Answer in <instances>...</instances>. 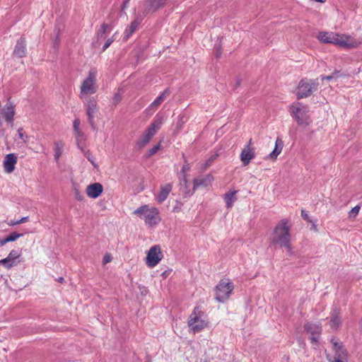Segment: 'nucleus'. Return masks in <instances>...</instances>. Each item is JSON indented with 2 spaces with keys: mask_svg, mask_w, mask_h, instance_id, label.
<instances>
[{
  "mask_svg": "<svg viewBox=\"0 0 362 362\" xmlns=\"http://www.w3.org/2000/svg\"><path fill=\"white\" fill-rule=\"evenodd\" d=\"M9 263H11V261L8 259V257H6L0 260V265L3 264L6 268H7V266L8 265Z\"/></svg>",
  "mask_w": 362,
  "mask_h": 362,
  "instance_id": "40",
  "label": "nucleus"
},
{
  "mask_svg": "<svg viewBox=\"0 0 362 362\" xmlns=\"http://www.w3.org/2000/svg\"><path fill=\"white\" fill-rule=\"evenodd\" d=\"M97 71L91 69L89 71L87 78H86L81 86L79 97L81 99L88 98V95L96 93L98 86L96 85Z\"/></svg>",
  "mask_w": 362,
  "mask_h": 362,
  "instance_id": "8",
  "label": "nucleus"
},
{
  "mask_svg": "<svg viewBox=\"0 0 362 362\" xmlns=\"http://www.w3.org/2000/svg\"><path fill=\"white\" fill-rule=\"evenodd\" d=\"M20 256L19 253L18 252L17 250H12L8 255V259L11 261V263L8 264V265L7 266V269H10L11 268L13 265L16 264V262H15V260L16 259H17L18 257Z\"/></svg>",
  "mask_w": 362,
  "mask_h": 362,
  "instance_id": "30",
  "label": "nucleus"
},
{
  "mask_svg": "<svg viewBox=\"0 0 362 362\" xmlns=\"http://www.w3.org/2000/svg\"><path fill=\"white\" fill-rule=\"evenodd\" d=\"M317 37L323 43H332L346 48H355L359 44L349 35L334 33L320 32Z\"/></svg>",
  "mask_w": 362,
  "mask_h": 362,
  "instance_id": "2",
  "label": "nucleus"
},
{
  "mask_svg": "<svg viewBox=\"0 0 362 362\" xmlns=\"http://www.w3.org/2000/svg\"><path fill=\"white\" fill-rule=\"evenodd\" d=\"M234 289V284L229 279L221 280L215 287V299L219 303L228 300Z\"/></svg>",
  "mask_w": 362,
  "mask_h": 362,
  "instance_id": "9",
  "label": "nucleus"
},
{
  "mask_svg": "<svg viewBox=\"0 0 362 362\" xmlns=\"http://www.w3.org/2000/svg\"><path fill=\"white\" fill-rule=\"evenodd\" d=\"M291 115L295 118L297 124L306 126L309 124V107L301 103H293L290 106Z\"/></svg>",
  "mask_w": 362,
  "mask_h": 362,
  "instance_id": "5",
  "label": "nucleus"
},
{
  "mask_svg": "<svg viewBox=\"0 0 362 362\" xmlns=\"http://www.w3.org/2000/svg\"><path fill=\"white\" fill-rule=\"evenodd\" d=\"M142 21V18H136L130 25L125 29L124 32V40H127L129 37L136 30L139 24Z\"/></svg>",
  "mask_w": 362,
  "mask_h": 362,
  "instance_id": "19",
  "label": "nucleus"
},
{
  "mask_svg": "<svg viewBox=\"0 0 362 362\" xmlns=\"http://www.w3.org/2000/svg\"><path fill=\"white\" fill-rule=\"evenodd\" d=\"M189 167H187L186 165H184L183 168H182V170L185 171V170H189Z\"/></svg>",
  "mask_w": 362,
  "mask_h": 362,
  "instance_id": "47",
  "label": "nucleus"
},
{
  "mask_svg": "<svg viewBox=\"0 0 362 362\" xmlns=\"http://www.w3.org/2000/svg\"><path fill=\"white\" fill-rule=\"evenodd\" d=\"M64 144L62 141H59L54 144V159L57 162L59 161L63 153Z\"/></svg>",
  "mask_w": 362,
  "mask_h": 362,
  "instance_id": "29",
  "label": "nucleus"
},
{
  "mask_svg": "<svg viewBox=\"0 0 362 362\" xmlns=\"http://www.w3.org/2000/svg\"><path fill=\"white\" fill-rule=\"evenodd\" d=\"M81 124V122L78 119H75L73 122L74 132H76L78 131H81L79 127Z\"/></svg>",
  "mask_w": 362,
  "mask_h": 362,
  "instance_id": "39",
  "label": "nucleus"
},
{
  "mask_svg": "<svg viewBox=\"0 0 362 362\" xmlns=\"http://www.w3.org/2000/svg\"><path fill=\"white\" fill-rule=\"evenodd\" d=\"M173 188L172 184L167 183L165 185L160 186V192L157 196V202L160 204L163 203L169 195Z\"/></svg>",
  "mask_w": 362,
  "mask_h": 362,
  "instance_id": "20",
  "label": "nucleus"
},
{
  "mask_svg": "<svg viewBox=\"0 0 362 362\" xmlns=\"http://www.w3.org/2000/svg\"><path fill=\"white\" fill-rule=\"evenodd\" d=\"M188 326L194 333L203 330L208 326L206 315L199 307L194 308L188 319Z\"/></svg>",
  "mask_w": 362,
  "mask_h": 362,
  "instance_id": "4",
  "label": "nucleus"
},
{
  "mask_svg": "<svg viewBox=\"0 0 362 362\" xmlns=\"http://www.w3.org/2000/svg\"><path fill=\"white\" fill-rule=\"evenodd\" d=\"M215 158H216V156H214L213 158H209L208 160V163H211L215 159Z\"/></svg>",
  "mask_w": 362,
  "mask_h": 362,
  "instance_id": "46",
  "label": "nucleus"
},
{
  "mask_svg": "<svg viewBox=\"0 0 362 362\" xmlns=\"http://www.w3.org/2000/svg\"><path fill=\"white\" fill-rule=\"evenodd\" d=\"M74 136L76 138V144L78 147L81 149V151H83L84 142L86 140V136L81 131H78L74 132Z\"/></svg>",
  "mask_w": 362,
  "mask_h": 362,
  "instance_id": "27",
  "label": "nucleus"
},
{
  "mask_svg": "<svg viewBox=\"0 0 362 362\" xmlns=\"http://www.w3.org/2000/svg\"><path fill=\"white\" fill-rule=\"evenodd\" d=\"M83 153L86 158L92 163V165L96 168L97 164L95 163V157L90 153V152L88 150H86L85 148H83V151H81Z\"/></svg>",
  "mask_w": 362,
  "mask_h": 362,
  "instance_id": "31",
  "label": "nucleus"
},
{
  "mask_svg": "<svg viewBox=\"0 0 362 362\" xmlns=\"http://www.w3.org/2000/svg\"><path fill=\"white\" fill-rule=\"evenodd\" d=\"M361 327H362V318H361Z\"/></svg>",
  "mask_w": 362,
  "mask_h": 362,
  "instance_id": "51",
  "label": "nucleus"
},
{
  "mask_svg": "<svg viewBox=\"0 0 362 362\" xmlns=\"http://www.w3.org/2000/svg\"><path fill=\"white\" fill-rule=\"evenodd\" d=\"M339 76V71H335L330 76H321V79L323 81L325 79L327 81H331L333 78H336Z\"/></svg>",
  "mask_w": 362,
  "mask_h": 362,
  "instance_id": "36",
  "label": "nucleus"
},
{
  "mask_svg": "<svg viewBox=\"0 0 362 362\" xmlns=\"http://www.w3.org/2000/svg\"><path fill=\"white\" fill-rule=\"evenodd\" d=\"M301 216L303 217V218L304 220H306V221H308L309 220V216H308V214H307V212L302 209L301 210Z\"/></svg>",
  "mask_w": 362,
  "mask_h": 362,
  "instance_id": "41",
  "label": "nucleus"
},
{
  "mask_svg": "<svg viewBox=\"0 0 362 362\" xmlns=\"http://www.w3.org/2000/svg\"><path fill=\"white\" fill-rule=\"evenodd\" d=\"M134 214L139 216L149 226L156 225L160 220L158 209L154 206H149L147 204L142 205L136 209Z\"/></svg>",
  "mask_w": 362,
  "mask_h": 362,
  "instance_id": "3",
  "label": "nucleus"
},
{
  "mask_svg": "<svg viewBox=\"0 0 362 362\" xmlns=\"http://www.w3.org/2000/svg\"><path fill=\"white\" fill-rule=\"evenodd\" d=\"M221 53L220 50H218V51L217 52V53H216V57H217V58H219V57H221Z\"/></svg>",
  "mask_w": 362,
  "mask_h": 362,
  "instance_id": "45",
  "label": "nucleus"
},
{
  "mask_svg": "<svg viewBox=\"0 0 362 362\" xmlns=\"http://www.w3.org/2000/svg\"><path fill=\"white\" fill-rule=\"evenodd\" d=\"M0 114L8 124L13 125V117L16 114L15 105L8 100L6 104L1 110Z\"/></svg>",
  "mask_w": 362,
  "mask_h": 362,
  "instance_id": "13",
  "label": "nucleus"
},
{
  "mask_svg": "<svg viewBox=\"0 0 362 362\" xmlns=\"http://www.w3.org/2000/svg\"><path fill=\"white\" fill-rule=\"evenodd\" d=\"M319 86L318 79L303 78L300 81L296 89L298 99L308 98L315 92Z\"/></svg>",
  "mask_w": 362,
  "mask_h": 362,
  "instance_id": "6",
  "label": "nucleus"
},
{
  "mask_svg": "<svg viewBox=\"0 0 362 362\" xmlns=\"http://www.w3.org/2000/svg\"><path fill=\"white\" fill-rule=\"evenodd\" d=\"M361 206L359 205H356V206L352 208V209L349 211V217L355 218L358 215Z\"/></svg>",
  "mask_w": 362,
  "mask_h": 362,
  "instance_id": "37",
  "label": "nucleus"
},
{
  "mask_svg": "<svg viewBox=\"0 0 362 362\" xmlns=\"http://www.w3.org/2000/svg\"><path fill=\"white\" fill-rule=\"evenodd\" d=\"M237 193V190H233L229 191L224 194L223 199L228 209L231 208L233 205V203L238 199L237 197L235 196Z\"/></svg>",
  "mask_w": 362,
  "mask_h": 362,
  "instance_id": "23",
  "label": "nucleus"
},
{
  "mask_svg": "<svg viewBox=\"0 0 362 362\" xmlns=\"http://www.w3.org/2000/svg\"><path fill=\"white\" fill-rule=\"evenodd\" d=\"M162 119L160 118L154 119L137 139L136 145L139 149L144 148L150 142L153 136L160 129Z\"/></svg>",
  "mask_w": 362,
  "mask_h": 362,
  "instance_id": "7",
  "label": "nucleus"
},
{
  "mask_svg": "<svg viewBox=\"0 0 362 362\" xmlns=\"http://www.w3.org/2000/svg\"><path fill=\"white\" fill-rule=\"evenodd\" d=\"M112 30V26L107 23H103L98 29V30L96 32V37L98 38V40L100 39H105V35L107 33H109Z\"/></svg>",
  "mask_w": 362,
  "mask_h": 362,
  "instance_id": "25",
  "label": "nucleus"
},
{
  "mask_svg": "<svg viewBox=\"0 0 362 362\" xmlns=\"http://www.w3.org/2000/svg\"><path fill=\"white\" fill-rule=\"evenodd\" d=\"M163 255L162 254L160 247L158 245H153L150 248L146 255V264L149 267H154L162 259Z\"/></svg>",
  "mask_w": 362,
  "mask_h": 362,
  "instance_id": "11",
  "label": "nucleus"
},
{
  "mask_svg": "<svg viewBox=\"0 0 362 362\" xmlns=\"http://www.w3.org/2000/svg\"><path fill=\"white\" fill-rule=\"evenodd\" d=\"M305 330L311 335L320 336L322 332V326L320 323L308 322L304 325Z\"/></svg>",
  "mask_w": 362,
  "mask_h": 362,
  "instance_id": "22",
  "label": "nucleus"
},
{
  "mask_svg": "<svg viewBox=\"0 0 362 362\" xmlns=\"http://www.w3.org/2000/svg\"><path fill=\"white\" fill-rule=\"evenodd\" d=\"M23 235V233H19L17 232H12L8 235H7L3 238H0V245L3 246L8 242L15 241L18 238L22 237Z\"/></svg>",
  "mask_w": 362,
  "mask_h": 362,
  "instance_id": "26",
  "label": "nucleus"
},
{
  "mask_svg": "<svg viewBox=\"0 0 362 362\" xmlns=\"http://www.w3.org/2000/svg\"><path fill=\"white\" fill-rule=\"evenodd\" d=\"M160 145L157 144L153 146L151 148H150L147 153V157L150 158L154 154H156L160 149Z\"/></svg>",
  "mask_w": 362,
  "mask_h": 362,
  "instance_id": "33",
  "label": "nucleus"
},
{
  "mask_svg": "<svg viewBox=\"0 0 362 362\" xmlns=\"http://www.w3.org/2000/svg\"><path fill=\"white\" fill-rule=\"evenodd\" d=\"M17 163V157L14 153H8L6 156L4 160V171L7 173H11L15 170Z\"/></svg>",
  "mask_w": 362,
  "mask_h": 362,
  "instance_id": "18",
  "label": "nucleus"
},
{
  "mask_svg": "<svg viewBox=\"0 0 362 362\" xmlns=\"http://www.w3.org/2000/svg\"><path fill=\"white\" fill-rule=\"evenodd\" d=\"M286 219H282L279 223L274 228L272 244L279 245L280 247H284L288 253L292 254V247L291 244L290 227Z\"/></svg>",
  "mask_w": 362,
  "mask_h": 362,
  "instance_id": "1",
  "label": "nucleus"
},
{
  "mask_svg": "<svg viewBox=\"0 0 362 362\" xmlns=\"http://www.w3.org/2000/svg\"><path fill=\"white\" fill-rule=\"evenodd\" d=\"M16 221L11 220V221H9V223H15Z\"/></svg>",
  "mask_w": 362,
  "mask_h": 362,
  "instance_id": "50",
  "label": "nucleus"
},
{
  "mask_svg": "<svg viewBox=\"0 0 362 362\" xmlns=\"http://www.w3.org/2000/svg\"><path fill=\"white\" fill-rule=\"evenodd\" d=\"M26 40L25 37L23 35L17 40L13 51V55L18 58H23L26 56Z\"/></svg>",
  "mask_w": 362,
  "mask_h": 362,
  "instance_id": "16",
  "label": "nucleus"
},
{
  "mask_svg": "<svg viewBox=\"0 0 362 362\" xmlns=\"http://www.w3.org/2000/svg\"><path fill=\"white\" fill-rule=\"evenodd\" d=\"M110 259H111V258H110V256L105 255V256L104 257V262H105V263H107V262H109L110 261Z\"/></svg>",
  "mask_w": 362,
  "mask_h": 362,
  "instance_id": "44",
  "label": "nucleus"
},
{
  "mask_svg": "<svg viewBox=\"0 0 362 362\" xmlns=\"http://www.w3.org/2000/svg\"><path fill=\"white\" fill-rule=\"evenodd\" d=\"M84 99L86 100L85 107L88 120L93 130L95 131L96 130V125L94 118L99 111L98 100L95 97H88Z\"/></svg>",
  "mask_w": 362,
  "mask_h": 362,
  "instance_id": "10",
  "label": "nucleus"
},
{
  "mask_svg": "<svg viewBox=\"0 0 362 362\" xmlns=\"http://www.w3.org/2000/svg\"><path fill=\"white\" fill-rule=\"evenodd\" d=\"M282 148L283 142L280 139L278 138L276 141L274 149L267 156V158L269 159H276L281 152Z\"/></svg>",
  "mask_w": 362,
  "mask_h": 362,
  "instance_id": "24",
  "label": "nucleus"
},
{
  "mask_svg": "<svg viewBox=\"0 0 362 362\" xmlns=\"http://www.w3.org/2000/svg\"><path fill=\"white\" fill-rule=\"evenodd\" d=\"M28 219H29L28 216H25V217L21 218L19 220H17L15 223H8V225L9 226L18 225V224L27 222L28 221Z\"/></svg>",
  "mask_w": 362,
  "mask_h": 362,
  "instance_id": "38",
  "label": "nucleus"
},
{
  "mask_svg": "<svg viewBox=\"0 0 362 362\" xmlns=\"http://www.w3.org/2000/svg\"><path fill=\"white\" fill-rule=\"evenodd\" d=\"M168 0H144L142 2L143 14L146 16L148 13H153L163 8Z\"/></svg>",
  "mask_w": 362,
  "mask_h": 362,
  "instance_id": "12",
  "label": "nucleus"
},
{
  "mask_svg": "<svg viewBox=\"0 0 362 362\" xmlns=\"http://www.w3.org/2000/svg\"><path fill=\"white\" fill-rule=\"evenodd\" d=\"M168 89H165L158 97H157L153 102L150 105L149 108H156L160 105L165 99L166 94H168Z\"/></svg>",
  "mask_w": 362,
  "mask_h": 362,
  "instance_id": "28",
  "label": "nucleus"
},
{
  "mask_svg": "<svg viewBox=\"0 0 362 362\" xmlns=\"http://www.w3.org/2000/svg\"><path fill=\"white\" fill-rule=\"evenodd\" d=\"M18 134L19 139H21L23 141V143L28 142V136L25 134L23 129L22 127L18 129Z\"/></svg>",
  "mask_w": 362,
  "mask_h": 362,
  "instance_id": "34",
  "label": "nucleus"
},
{
  "mask_svg": "<svg viewBox=\"0 0 362 362\" xmlns=\"http://www.w3.org/2000/svg\"><path fill=\"white\" fill-rule=\"evenodd\" d=\"M77 199L78 200H82L83 199V197L78 196V197H77Z\"/></svg>",
  "mask_w": 362,
  "mask_h": 362,
  "instance_id": "49",
  "label": "nucleus"
},
{
  "mask_svg": "<svg viewBox=\"0 0 362 362\" xmlns=\"http://www.w3.org/2000/svg\"><path fill=\"white\" fill-rule=\"evenodd\" d=\"M334 356L333 360L329 358L330 362H346L347 361V352L346 350L339 343L334 342L333 344Z\"/></svg>",
  "mask_w": 362,
  "mask_h": 362,
  "instance_id": "15",
  "label": "nucleus"
},
{
  "mask_svg": "<svg viewBox=\"0 0 362 362\" xmlns=\"http://www.w3.org/2000/svg\"><path fill=\"white\" fill-rule=\"evenodd\" d=\"M341 324L340 318L338 315H334L331 317L330 326L333 329H337Z\"/></svg>",
  "mask_w": 362,
  "mask_h": 362,
  "instance_id": "32",
  "label": "nucleus"
},
{
  "mask_svg": "<svg viewBox=\"0 0 362 362\" xmlns=\"http://www.w3.org/2000/svg\"><path fill=\"white\" fill-rule=\"evenodd\" d=\"M318 337L319 336H317V335H312V337H310V340H311L312 343L317 342Z\"/></svg>",
  "mask_w": 362,
  "mask_h": 362,
  "instance_id": "43",
  "label": "nucleus"
},
{
  "mask_svg": "<svg viewBox=\"0 0 362 362\" xmlns=\"http://www.w3.org/2000/svg\"><path fill=\"white\" fill-rule=\"evenodd\" d=\"M103 187L99 182H95L87 186L86 192L87 195L93 199L98 198L103 192Z\"/></svg>",
  "mask_w": 362,
  "mask_h": 362,
  "instance_id": "17",
  "label": "nucleus"
},
{
  "mask_svg": "<svg viewBox=\"0 0 362 362\" xmlns=\"http://www.w3.org/2000/svg\"><path fill=\"white\" fill-rule=\"evenodd\" d=\"M58 281H59V282H63V281H64V278H63V277H60V278L58 279Z\"/></svg>",
  "mask_w": 362,
  "mask_h": 362,
  "instance_id": "48",
  "label": "nucleus"
},
{
  "mask_svg": "<svg viewBox=\"0 0 362 362\" xmlns=\"http://www.w3.org/2000/svg\"><path fill=\"white\" fill-rule=\"evenodd\" d=\"M129 1H130V0H124L122 6V11L127 8Z\"/></svg>",
  "mask_w": 362,
  "mask_h": 362,
  "instance_id": "42",
  "label": "nucleus"
},
{
  "mask_svg": "<svg viewBox=\"0 0 362 362\" xmlns=\"http://www.w3.org/2000/svg\"><path fill=\"white\" fill-rule=\"evenodd\" d=\"M252 140L250 139L248 144L245 146L240 155V158L245 166L255 157V149L250 146Z\"/></svg>",
  "mask_w": 362,
  "mask_h": 362,
  "instance_id": "14",
  "label": "nucleus"
},
{
  "mask_svg": "<svg viewBox=\"0 0 362 362\" xmlns=\"http://www.w3.org/2000/svg\"><path fill=\"white\" fill-rule=\"evenodd\" d=\"M213 180H214V177L211 175H207L204 177L195 178L193 180V185H194L193 188H194V189H196L201 186L207 187L209 185H211Z\"/></svg>",
  "mask_w": 362,
  "mask_h": 362,
  "instance_id": "21",
  "label": "nucleus"
},
{
  "mask_svg": "<svg viewBox=\"0 0 362 362\" xmlns=\"http://www.w3.org/2000/svg\"><path fill=\"white\" fill-rule=\"evenodd\" d=\"M117 33H115L111 37L108 38L105 43L104 44L103 47V52L105 51L110 46V45L115 41V35H116Z\"/></svg>",
  "mask_w": 362,
  "mask_h": 362,
  "instance_id": "35",
  "label": "nucleus"
}]
</instances>
